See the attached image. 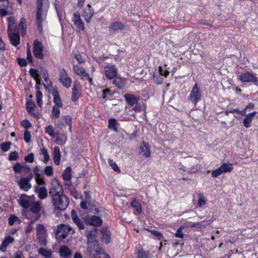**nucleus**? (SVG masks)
I'll return each instance as SVG.
<instances>
[{
  "label": "nucleus",
  "mask_w": 258,
  "mask_h": 258,
  "mask_svg": "<svg viewBox=\"0 0 258 258\" xmlns=\"http://www.w3.org/2000/svg\"><path fill=\"white\" fill-rule=\"evenodd\" d=\"M49 8L48 0H37L36 23L37 29L41 33L43 31V26L46 22Z\"/></svg>",
  "instance_id": "1"
},
{
  "label": "nucleus",
  "mask_w": 258,
  "mask_h": 258,
  "mask_svg": "<svg viewBox=\"0 0 258 258\" xmlns=\"http://www.w3.org/2000/svg\"><path fill=\"white\" fill-rule=\"evenodd\" d=\"M27 28L26 20L24 18H22L20 21L19 28H16L13 30L8 31L10 42L13 46H17L20 44V34L24 36L26 32Z\"/></svg>",
  "instance_id": "2"
},
{
  "label": "nucleus",
  "mask_w": 258,
  "mask_h": 258,
  "mask_svg": "<svg viewBox=\"0 0 258 258\" xmlns=\"http://www.w3.org/2000/svg\"><path fill=\"white\" fill-rule=\"evenodd\" d=\"M54 209L56 210L63 211L69 206V200L65 195H62L51 199Z\"/></svg>",
  "instance_id": "3"
},
{
  "label": "nucleus",
  "mask_w": 258,
  "mask_h": 258,
  "mask_svg": "<svg viewBox=\"0 0 258 258\" xmlns=\"http://www.w3.org/2000/svg\"><path fill=\"white\" fill-rule=\"evenodd\" d=\"M75 230L69 225L61 224L58 225L53 230V233L61 239H65L69 234H73Z\"/></svg>",
  "instance_id": "4"
},
{
  "label": "nucleus",
  "mask_w": 258,
  "mask_h": 258,
  "mask_svg": "<svg viewBox=\"0 0 258 258\" xmlns=\"http://www.w3.org/2000/svg\"><path fill=\"white\" fill-rule=\"evenodd\" d=\"M49 194L51 199L63 195L62 186L57 179L52 180Z\"/></svg>",
  "instance_id": "5"
},
{
  "label": "nucleus",
  "mask_w": 258,
  "mask_h": 258,
  "mask_svg": "<svg viewBox=\"0 0 258 258\" xmlns=\"http://www.w3.org/2000/svg\"><path fill=\"white\" fill-rule=\"evenodd\" d=\"M104 253V251L99 243L88 244L87 254L89 258H95L98 255Z\"/></svg>",
  "instance_id": "6"
},
{
  "label": "nucleus",
  "mask_w": 258,
  "mask_h": 258,
  "mask_svg": "<svg viewBox=\"0 0 258 258\" xmlns=\"http://www.w3.org/2000/svg\"><path fill=\"white\" fill-rule=\"evenodd\" d=\"M238 80L241 83H252L258 86V79L255 75L249 72L242 73L238 76Z\"/></svg>",
  "instance_id": "7"
},
{
  "label": "nucleus",
  "mask_w": 258,
  "mask_h": 258,
  "mask_svg": "<svg viewBox=\"0 0 258 258\" xmlns=\"http://www.w3.org/2000/svg\"><path fill=\"white\" fill-rule=\"evenodd\" d=\"M36 236L39 242L42 245H46L47 230L42 224H38L36 226Z\"/></svg>",
  "instance_id": "8"
},
{
  "label": "nucleus",
  "mask_w": 258,
  "mask_h": 258,
  "mask_svg": "<svg viewBox=\"0 0 258 258\" xmlns=\"http://www.w3.org/2000/svg\"><path fill=\"white\" fill-rule=\"evenodd\" d=\"M202 96L201 92L196 83L193 87L190 95L188 97V100L191 101L195 106L197 105L198 102L201 100Z\"/></svg>",
  "instance_id": "9"
},
{
  "label": "nucleus",
  "mask_w": 258,
  "mask_h": 258,
  "mask_svg": "<svg viewBox=\"0 0 258 258\" xmlns=\"http://www.w3.org/2000/svg\"><path fill=\"white\" fill-rule=\"evenodd\" d=\"M59 81L62 86L67 88L71 87L72 79L68 76L64 69L62 68L59 71Z\"/></svg>",
  "instance_id": "10"
},
{
  "label": "nucleus",
  "mask_w": 258,
  "mask_h": 258,
  "mask_svg": "<svg viewBox=\"0 0 258 258\" xmlns=\"http://www.w3.org/2000/svg\"><path fill=\"white\" fill-rule=\"evenodd\" d=\"M102 71L103 74L109 80L114 79L117 74V68L113 64H107L104 67Z\"/></svg>",
  "instance_id": "11"
},
{
  "label": "nucleus",
  "mask_w": 258,
  "mask_h": 258,
  "mask_svg": "<svg viewBox=\"0 0 258 258\" xmlns=\"http://www.w3.org/2000/svg\"><path fill=\"white\" fill-rule=\"evenodd\" d=\"M34 200V196H28L26 195L22 194L19 198V204L23 208L28 209Z\"/></svg>",
  "instance_id": "12"
},
{
  "label": "nucleus",
  "mask_w": 258,
  "mask_h": 258,
  "mask_svg": "<svg viewBox=\"0 0 258 258\" xmlns=\"http://www.w3.org/2000/svg\"><path fill=\"white\" fill-rule=\"evenodd\" d=\"M43 46L42 43L38 40H35L33 43V54L38 59H43L44 54L43 53Z\"/></svg>",
  "instance_id": "13"
},
{
  "label": "nucleus",
  "mask_w": 258,
  "mask_h": 258,
  "mask_svg": "<svg viewBox=\"0 0 258 258\" xmlns=\"http://www.w3.org/2000/svg\"><path fill=\"white\" fill-rule=\"evenodd\" d=\"M97 229L96 228H93L91 230L87 231L86 235L87 237V244L98 243V241L97 240Z\"/></svg>",
  "instance_id": "14"
},
{
  "label": "nucleus",
  "mask_w": 258,
  "mask_h": 258,
  "mask_svg": "<svg viewBox=\"0 0 258 258\" xmlns=\"http://www.w3.org/2000/svg\"><path fill=\"white\" fill-rule=\"evenodd\" d=\"M149 144L145 142H143L139 147V154L142 155L146 158H148L150 156V149Z\"/></svg>",
  "instance_id": "15"
},
{
  "label": "nucleus",
  "mask_w": 258,
  "mask_h": 258,
  "mask_svg": "<svg viewBox=\"0 0 258 258\" xmlns=\"http://www.w3.org/2000/svg\"><path fill=\"white\" fill-rule=\"evenodd\" d=\"M13 169L14 171L16 173H20L22 172L27 173L31 171V168L29 166L25 164H21L19 163H17L14 165Z\"/></svg>",
  "instance_id": "16"
},
{
  "label": "nucleus",
  "mask_w": 258,
  "mask_h": 258,
  "mask_svg": "<svg viewBox=\"0 0 258 258\" xmlns=\"http://www.w3.org/2000/svg\"><path fill=\"white\" fill-rule=\"evenodd\" d=\"M73 22L79 29L81 30H84V24L81 20L80 15L78 12L74 14Z\"/></svg>",
  "instance_id": "17"
},
{
  "label": "nucleus",
  "mask_w": 258,
  "mask_h": 258,
  "mask_svg": "<svg viewBox=\"0 0 258 258\" xmlns=\"http://www.w3.org/2000/svg\"><path fill=\"white\" fill-rule=\"evenodd\" d=\"M72 219L74 223L77 225L78 228L80 230L84 229V224L83 221H82L78 216L77 213L76 211L72 210L71 212Z\"/></svg>",
  "instance_id": "18"
},
{
  "label": "nucleus",
  "mask_w": 258,
  "mask_h": 258,
  "mask_svg": "<svg viewBox=\"0 0 258 258\" xmlns=\"http://www.w3.org/2000/svg\"><path fill=\"white\" fill-rule=\"evenodd\" d=\"M14 241V238L13 237L10 235L6 236L0 246V250L2 252H5L7 250V246Z\"/></svg>",
  "instance_id": "19"
},
{
  "label": "nucleus",
  "mask_w": 258,
  "mask_h": 258,
  "mask_svg": "<svg viewBox=\"0 0 258 258\" xmlns=\"http://www.w3.org/2000/svg\"><path fill=\"white\" fill-rule=\"evenodd\" d=\"M20 188L24 191H28L32 187L31 184L27 181L25 177L21 178L18 182Z\"/></svg>",
  "instance_id": "20"
},
{
  "label": "nucleus",
  "mask_w": 258,
  "mask_h": 258,
  "mask_svg": "<svg viewBox=\"0 0 258 258\" xmlns=\"http://www.w3.org/2000/svg\"><path fill=\"white\" fill-rule=\"evenodd\" d=\"M127 104L130 106L137 105L138 99L133 94H126L123 96Z\"/></svg>",
  "instance_id": "21"
},
{
  "label": "nucleus",
  "mask_w": 258,
  "mask_h": 258,
  "mask_svg": "<svg viewBox=\"0 0 258 258\" xmlns=\"http://www.w3.org/2000/svg\"><path fill=\"white\" fill-rule=\"evenodd\" d=\"M213 221L214 219H211L209 220H205L200 222L194 223L191 224L190 227L192 228L195 227L199 229H204L207 226L209 225L212 222H213Z\"/></svg>",
  "instance_id": "22"
},
{
  "label": "nucleus",
  "mask_w": 258,
  "mask_h": 258,
  "mask_svg": "<svg viewBox=\"0 0 258 258\" xmlns=\"http://www.w3.org/2000/svg\"><path fill=\"white\" fill-rule=\"evenodd\" d=\"M80 96L81 93L79 89V85L75 83L72 88V100L75 102Z\"/></svg>",
  "instance_id": "23"
},
{
  "label": "nucleus",
  "mask_w": 258,
  "mask_h": 258,
  "mask_svg": "<svg viewBox=\"0 0 258 258\" xmlns=\"http://www.w3.org/2000/svg\"><path fill=\"white\" fill-rule=\"evenodd\" d=\"M256 113V111H253L245 115V117L243 120V125L246 128H249L250 126L253 118Z\"/></svg>",
  "instance_id": "24"
},
{
  "label": "nucleus",
  "mask_w": 258,
  "mask_h": 258,
  "mask_svg": "<svg viewBox=\"0 0 258 258\" xmlns=\"http://www.w3.org/2000/svg\"><path fill=\"white\" fill-rule=\"evenodd\" d=\"M113 81V83L119 89L123 88L126 84V79L120 77H115Z\"/></svg>",
  "instance_id": "25"
},
{
  "label": "nucleus",
  "mask_w": 258,
  "mask_h": 258,
  "mask_svg": "<svg viewBox=\"0 0 258 258\" xmlns=\"http://www.w3.org/2000/svg\"><path fill=\"white\" fill-rule=\"evenodd\" d=\"M88 8L84 11L83 16L85 18V20L87 23H89L90 22L91 19L94 14V10L91 7V6L88 5Z\"/></svg>",
  "instance_id": "26"
},
{
  "label": "nucleus",
  "mask_w": 258,
  "mask_h": 258,
  "mask_svg": "<svg viewBox=\"0 0 258 258\" xmlns=\"http://www.w3.org/2000/svg\"><path fill=\"white\" fill-rule=\"evenodd\" d=\"M41 208V203L38 201H35V200H34L28 209H29L32 213L37 214L40 212Z\"/></svg>",
  "instance_id": "27"
},
{
  "label": "nucleus",
  "mask_w": 258,
  "mask_h": 258,
  "mask_svg": "<svg viewBox=\"0 0 258 258\" xmlns=\"http://www.w3.org/2000/svg\"><path fill=\"white\" fill-rule=\"evenodd\" d=\"M53 158L54 162L56 165H59L60 161L61 152L58 147H55L53 150Z\"/></svg>",
  "instance_id": "28"
},
{
  "label": "nucleus",
  "mask_w": 258,
  "mask_h": 258,
  "mask_svg": "<svg viewBox=\"0 0 258 258\" xmlns=\"http://www.w3.org/2000/svg\"><path fill=\"white\" fill-rule=\"evenodd\" d=\"M58 251L60 255L63 257H68L72 253L71 250L65 245L60 246Z\"/></svg>",
  "instance_id": "29"
},
{
  "label": "nucleus",
  "mask_w": 258,
  "mask_h": 258,
  "mask_svg": "<svg viewBox=\"0 0 258 258\" xmlns=\"http://www.w3.org/2000/svg\"><path fill=\"white\" fill-rule=\"evenodd\" d=\"M52 94L53 96V102L55 104V106L61 107L62 106V101L59 96L58 92L57 90H53Z\"/></svg>",
  "instance_id": "30"
},
{
  "label": "nucleus",
  "mask_w": 258,
  "mask_h": 258,
  "mask_svg": "<svg viewBox=\"0 0 258 258\" xmlns=\"http://www.w3.org/2000/svg\"><path fill=\"white\" fill-rule=\"evenodd\" d=\"M36 192L38 194L39 198L43 200L47 197V190L45 187H37Z\"/></svg>",
  "instance_id": "31"
},
{
  "label": "nucleus",
  "mask_w": 258,
  "mask_h": 258,
  "mask_svg": "<svg viewBox=\"0 0 258 258\" xmlns=\"http://www.w3.org/2000/svg\"><path fill=\"white\" fill-rule=\"evenodd\" d=\"M124 27V25L121 22H115L110 25L109 29L112 31L115 32L123 30Z\"/></svg>",
  "instance_id": "32"
},
{
  "label": "nucleus",
  "mask_w": 258,
  "mask_h": 258,
  "mask_svg": "<svg viewBox=\"0 0 258 258\" xmlns=\"http://www.w3.org/2000/svg\"><path fill=\"white\" fill-rule=\"evenodd\" d=\"M101 234L102 235V241L106 243H109L110 239V233L109 231L106 228H103L101 231Z\"/></svg>",
  "instance_id": "33"
},
{
  "label": "nucleus",
  "mask_w": 258,
  "mask_h": 258,
  "mask_svg": "<svg viewBox=\"0 0 258 258\" xmlns=\"http://www.w3.org/2000/svg\"><path fill=\"white\" fill-rule=\"evenodd\" d=\"M90 224L94 226H99L102 223L101 219L95 215L92 216L90 220Z\"/></svg>",
  "instance_id": "34"
},
{
  "label": "nucleus",
  "mask_w": 258,
  "mask_h": 258,
  "mask_svg": "<svg viewBox=\"0 0 258 258\" xmlns=\"http://www.w3.org/2000/svg\"><path fill=\"white\" fill-rule=\"evenodd\" d=\"M220 168L223 173L229 172L233 169V164L224 163L220 166Z\"/></svg>",
  "instance_id": "35"
},
{
  "label": "nucleus",
  "mask_w": 258,
  "mask_h": 258,
  "mask_svg": "<svg viewBox=\"0 0 258 258\" xmlns=\"http://www.w3.org/2000/svg\"><path fill=\"white\" fill-rule=\"evenodd\" d=\"M72 169L70 167H67L62 173V178L66 181H70L72 178Z\"/></svg>",
  "instance_id": "36"
},
{
  "label": "nucleus",
  "mask_w": 258,
  "mask_h": 258,
  "mask_svg": "<svg viewBox=\"0 0 258 258\" xmlns=\"http://www.w3.org/2000/svg\"><path fill=\"white\" fill-rule=\"evenodd\" d=\"M108 128L117 132L118 130L117 120L115 118H110L108 120Z\"/></svg>",
  "instance_id": "37"
},
{
  "label": "nucleus",
  "mask_w": 258,
  "mask_h": 258,
  "mask_svg": "<svg viewBox=\"0 0 258 258\" xmlns=\"http://www.w3.org/2000/svg\"><path fill=\"white\" fill-rule=\"evenodd\" d=\"M38 253L45 258H49L52 256V251L51 250L46 249L43 247H40L38 249Z\"/></svg>",
  "instance_id": "38"
},
{
  "label": "nucleus",
  "mask_w": 258,
  "mask_h": 258,
  "mask_svg": "<svg viewBox=\"0 0 258 258\" xmlns=\"http://www.w3.org/2000/svg\"><path fill=\"white\" fill-rule=\"evenodd\" d=\"M131 206L136 209L138 214L142 213V209L141 205L137 200H134L131 203Z\"/></svg>",
  "instance_id": "39"
},
{
  "label": "nucleus",
  "mask_w": 258,
  "mask_h": 258,
  "mask_svg": "<svg viewBox=\"0 0 258 258\" xmlns=\"http://www.w3.org/2000/svg\"><path fill=\"white\" fill-rule=\"evenodd\" d=\"M15 18L13 17H10L8 18V31L13 30L14 28H19V26L17 27L15 26Z\"/></svg>",
  "instance_id": "40"
},
{
  "label": "nucleus",
  "mask_w": 258,
  "mask_h": 258,
  "mask_svg": "<svg viewBox=\"0 0 258 258\" xmlns=\"http://www.w3.org/2000/svg\"><path fill=\"white\" fill-rule=\"evenodd\" d=\"M45 133L53 138H55V135H58L57 133H54L51 125H48L45 127Z\"/></svg>",
  "instance_id": "41"
},
{
  "label": "nucleus",
  "mask_w": 258,
  "mask_h": 258,
  "mask_svg": "<svg viewBox=\"0 0 258 258\" xmlns=\"http://www.w3.org/2000/svg\"><path fill=\"white\" fill-rule=\"evenodd\" d=\"M198 205L200 207H202L203 206L206 204V200L205 197L204 196L203 194H199L198 195Z\"/></svg>",
  "instance_id": "42"
},
{
  "label": "nucleus",
  "mask_w": 258,
  "mask_h": 258,
  "mask_svg": "<svg viewBox=\"0 0 258 258\" xmlns=\"http://www.w3.org/2000/svg\"><path fill=\"white\" fill-rule=\"evenodd\" d=\"M66 124L69 127L70 132L72 131V117L70 115H64L62 116Z\"/></svg>",
  "instance_id": "43"
},
{
  "label": "nucleus",
  "mask_w": 258,
  "mask_h": 258,
  "mask_svg": "<svg viewBox=\"0 0 258 258\" xmlns=\"http://www.w3.org/2000/svg\"><path fill=\"white\" fill-rule=\"evenodd\" d=\"M75 73L80 76H81L86 72L85 69L80 66H75L73 68Z\"/></svg>",
  "instance_id": "44"
},
{
  "label": "nucleus",
  "mask_w": 258,
  "mask_h": 258,
  "mask_svg": "<svg viewBox=\"0 0 258 258\" xmlns=\"http://www.w3.org/2000/svg\"><path fill=\"white\" fill-rule=\"evenodd\" d=\"M36 102L39 107L42 105V94L40 91H37L36 93Z\"/></svg>",
  "instance_id": "45"
},
{
  "label": "nucleus",
  "mask_w": 258,
  "mask_h": 258,
  "mask_svg": "<svg viewBox=\"0 0 258 258\" xmlns=\"http://www.w3.org/2000/svg\"><path fill=\"white\" fill-rule=\"evenodd\" d=\"M36 107V105L33 101L27 102L26 103V109L27 111L32 114V111L34 110V107Z\"/></svg>",
  "instance_id": "46"
},
{
  "label": "nucleus",
  "mask_w": 258,
  "mask_h": 258,
  "mask_svg": "<svg viewBox=\"0 0 258 258\" xmlns=\"http://www.w3.org/2000/svg\"><path fill=\"white\" fill-rule=\"evenodd\" d=\"M59 107L54 106L52 109V114L53 118H57L59 117L60 115V110L58 108Z\"/></svg>",
  "instance_id": "47"
},
{
  "label": "nucleus",
  "mask_w": 258,
  "mask_h": 258,
  "mask_svg": "<svg viewBox=\"0 0 258 258\" xmlns=\"http://www.w3.org/2000/svg\"><path fill=\"white\" fill-rule=\"evenodd\" d=\"M148 231L150 232L153 235L155 236L158 240H162L163 238L162 234L159 231L155 230H149Z\"/></svg>",
  "instance_id": "48"
},
{
  "label": "nucleus",
  "mask_w": 258,
  "mask_h": 258,
  "mask_svg": "<svg viewBox=\"0 0 258 258\" xmlns=\"http://www.w3.org/2000/svg\"><path fill=\"white\" fill-rule=\"evenodd\" d=\"M11 145L9 142L2 143L0 146L1 149L3 152H7L10 149Z\"/></svg>",
  "instance_id": "49"
},
{
  "label": "nucleus",
  "mask_w": 258,
  "mask_h": 258,
  "mask_svg": "<svg viewBox=\"0 0 258 258\" xmlns=\"http://www.w3.org/2000/svg\"><path fill=\"white\" fill-rule=\"evenodd\" d=\"M183 229V226H180L178 229L176 230L175 233V236L177 238H183L184 236V234L182 233V230Z\"/></svg>",
  "instance_id": "50"
},
{
  "label": "nucleus",
  "mask_w": 258,
  "mask_h": 258,
  "mask_svg": "<svg viewBox=\"0 0 258 258\" xmlns=\"http://www.w3.org/2000/svg\"><path fill=\"white\" fill-rule=\"evenodd\" d=\"M41 153L44 155V162L45 163H47V162L49 160V155L47 152V151L46 149L43 148L41 150Z\"/></svg>",
  "instance_id": "51"
},
{
  "label": "nucleus",
  "mask_w": 258,
  "mask_h": 258,
  "mask_svg": "<svg viewBox=\"0 0 258 258\" xmlns=\"http://www.w3.org/2000/svg\"><path fill=\"white\" fill-rule=\"evenodd\" d=\"M56 141L58 145H63L65 144L66 141V138L65 137H55Z\"/></svg>",
  "instance_id": "52"
},
{
  "label": "nucleus",
  "mask_w": 258,
  "mask_h": 258,
  "mask_svg": "<svg viewBox=\"0 0 258 258\" xmlns=\"http://www.w3.org/2000/svg\"><path fill=\"white\" fill-rule=\"evenodd\" d=\"M35 180L38 185H43L45 184L44 179L40 174L36 175L35 176Z\"/></svg>",
  "instance_id": "53"
},
{
  "label": "nucleus",
  "mask_w": 258,
  "mask_h": 258,
  "mask_svg": "<svg viewBox=\"0 0 258 258\" xmlns=\"http://www.w3.org/2000/svg\"><path fill=\"white\" fill-rule=\"evenodd\" d=\"M108 163L110 166L112 167L115 171H117L119 170V167L113 161V160L111 159H108Z\"/></svg>",
  "instance_id": "54"
},
{
  "label": "nucleus",
  "mask_w": 258,
  "mask_h": 258,
  "mask_svg": "<svg viewBox=\"0 0 258 258\" xmlns=\"http://www.w3.org/2000/svg\"><path fill=\"white\" fill-rule=\"evenodd\" d=\"M44 173L45 174L48 176H50L53 174V168L51 166H47L44 169Z\"/></svg>",
  "instance_id": "55"
},
{
  "label": "nucleus",
  "mask_w": 258,
  "mask_h": 258,
  "mask_svg": "<svg viewBox=\"0 0 258 258\" xmlns=\"http://www.w3.org/2000/svg\"><path fill=\"white\" fill-rule=\"evenodd\" d=\"M222 173H223L219 167L218 169L212 171L211 175L213 177L216 178L220 175L221 174H222Z\"/></svg>",
  "instance_id": "56"
},
{
  "label": "nucleus",
  "mask_w": 258,
  "mask_h": 258,
  "mask_svg": "<svg viewBox=\"0 0 258 258\" xmlns=\"http://www.w3.org/2000/svg\"><path fill=\"white\" fill-rule=\"evenodd\" d=\"M29 73L31 75V76L34 78L35 80H37L38 77H39V76L37 73V71L36 70L34 69H30L29 70Z\"/></svg>",
  "instance_id": "57"
},
{
  "label": "nucleus",
  "mask_w": 258,
  "mask_h": 258,
  "mask_svg": "<svg viewBox=\"0 0 258 258\" xmlns=\"http://www.w3.org/2000/svg\"><path fill=\"white\" fill-rule=\"evenodd\" d=\"M18 158V153L16 151L12 152L10 153L9 159L10 161H15Z\"/></svg>",
  "instance_id": "58"
},
{
  "label": "nucleus",
  "mask_w": 258,
  "mask_h": 258,
  "mask_svg": "<svg viewBox=\"0 0 258 258\" xmlns=\"http://www.w3.org/2000/svg\"><path fill=\"white\" fill-rule=\"evenodd\" d=\"M25 160L27 162L33 163L34 160V155L33 153H30L27 156H25Z\"/></svg>",
  "instance_id": "59"
},
{
  "label": "nucleus",
  "mask_w": 258,
  "mask_h": 258,
  "mask_svg": "<svg viewBox=\"0 0 258 258\" xmlns=\"http://www.w3.org/2000/svg\"><path fill=\"white\" fill-rule=\"evenodd\" d=\"M21 125L23 127L26 129V130H27V129L32 126L31 123L27 119L23 120L21 122Z\"/></svg>",
  "instance_id": "60"
},
{
  "label": "nucleus",
  "mask_w": 258,
  "mask_h": 258,
  "mask_svg": "<svg viewBox=\"0 0 258 258\" xmlns=\"http://www.w3.org/2000/svg\"><path fill=\"white\" fill-rule=\"evenodd\" d=\"M31 134L28 130H25L24 133V140L26 143H29L31 140Z\"/></svg>",
  "instance_id": "61"
},
{
  "label": "nucleus",
  "mask_w": 258,
  "mask_h": 258,
  "mask_svg": "<svg viewBox=\"0 0 258 258\" xmlns=\"http://www.w3.org/2000/svg\"><path fill=\"white\" fill-rule=\"evenodd\" d=\"M19 220V218L14 215H12L10 216V217L8 219V223L10 226H12L14 225V223Z\"/></svg>",
  "instance_id": "62"
},
{
  "label": "nucleus",
  "mask_w": 258,
  "mask_h": 258,
  "mask_svg": "<svg viewBox=\"0 0 258 258\" xmlns=\"http://www.w3.org/2000/svg\"><path fill=\"white\" fill-rule=\"evenodd\" d=\"M102 98L103 99H106L108 97V96H111L112 94L111 93L110 90L108 89H106L103 90L102 91Z\"/></svg>",
  "instance_id": "63"
},
{
  "label": "nucleus",
  "mask_w": 258,
  "mask_h": 258,
  "mask_svg": "<svg viewBox=\"0 0 258 258\" xmlns=\"http://www.w3.org/2000/svg\"><path fill=\"white\" fill-rule=\"evenodd\" d=\"M159 72L161 76H163L165 77H167L169 74V71L162 69L161 67H159Z\"/></svg>",
  "instance_id": "64"
}]
</instances>
